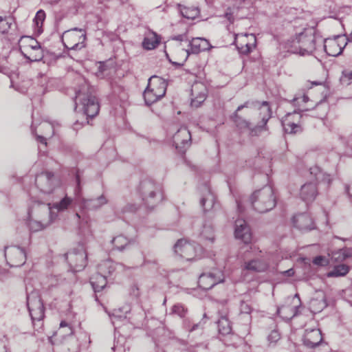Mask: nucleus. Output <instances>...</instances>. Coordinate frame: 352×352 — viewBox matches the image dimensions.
Wrapping results in <instances>:
<instances>
[{"label":"nucleus","instance_id":"obj_1","mask_svg":"<svg viewBox=\"0 0 352 352\" xmlns=\"http://www.w3.org/2000/svg\"><path fill=\"white\" fill-rule=\"evenodd\" d=\"M94 94L95 88L82 79V82L76 92V104H80L85 115L91 118L98 115L100 110L99 103Z\"/></svg>","mask_w":352,"mask_h":352},{"label":"nucleus","instance_id":"obj_2","mask_svg":"<svg viewBox=\"0 0 352 352\" xmlns=\"http://www.w3.org/2000/svg\"><path fill=\"white\" fill-rule=\"evenodd\" d=\"M94 94L95 88L82 79V82L76 92V104H80L85 115L91 118L98 115L100 110L99 103Z\"/></svg>","mask_w":352,"mask_h":352},{"label":"nucleus","instance_id":"obj_3","mask_svg":"<svg viewBox=\"0 0 352 352\" xmlns=\"http://www.w3.org/2000/svg\"><path fill=\"white\" fill-rule=\"evenodd\" d=\"M252 208L259 212L265 213L272 210L276 205V197L271 186H265L255 190L250 197Z\"/></svg>","mask_w":352,"mask_h":352},{"label":"nucleus","instance_id":"obj_4","mask_svg":"<svg viewBox=\"0 0 352 352\" xmlns=\"http://www.w3.org/2000/svg\"><path fill=\"white\" fill-rule=\"evenodd\" d=\"M167 85L166 81L159 76L150 77L143 94L145 103L151 105L163 98L166 94Z\"/></svg>","mask_w":352,"mask_h":352},{"label":"nucleus","instance_id":"obj_5","mask_svg":"<svg viewBox=\"0 0 352 352\" xmlns=\"http://www.w3.org/2000/svg\"><path fill=\"white\" fill-rule=\"evenodd\" d=\"M140 191L144 204L150 209L154 208L164 199L161 188L151 180L142 181Z\"/></svg>","mask_w":352,"mask_h":352},{"label":"nucleus","instance_id":"obj_6","mask_svg":"<svg viewBox=\"0 0 352 352\" xmlns=\"http://www.w3.org/2000/svg\"><path fill=\"white\" fill-rule=\"evenodd\" d=\"M86 32L80 28H72L64 32L62 41L68 50H79L85 47Z\"/></svg>","mask_w":352,"mask_h":352},{"label":"nucleus","instance_id":"obj_7","mask_svg":"<svg viewBox=\"0 0 352 352\" xmlns=\"http://www.w3.org/2000/svg\"><path fill=\"white\" fill-rule=\"evenodd\" d=\"M27 304L33 325L35 327L38 322V328H41L45 317V307L41 298L36 295L29 296Z\"/></svg>","mask_w":352,"mask_h":352},{"label":"nucleus","instance_id":"obj_8","mask_svg":"<svg viewBox=\"0 0 352 352\" xmlns=\"http://www.w3.org/2000/svg\"><path fill=\"white\" fill-rule=\"evenodd\" d=\"M175 252L181 258L192 261L199 256L201 248L195 243H190L184 239H179L174 245Z\"/></svg>","mask_w":352,"mask_h":352},{"label":"nucleus","instance_id":"obj_9","mask_svg":"<svg viewBox=\"0 0 352 352\" xmlns=\"http://www.w3.org/2000/svg\"><path fill=\"white\" fill-rule=\"evenodd\" d=\"M281 123L287 133L296 134L302 131V115L297 111L287 113L283 118Z\"/></svg>","mask_w":352,"mask_h":352},{"label":"nucleus","instance_id":"obj_10","mask_svg":"<svg viewBox=\"0 0 352 352\" xmlns=\"http://www.w3.org/2000/svg\"><path fill=\"white\" fill-rule=\"evenodd\" d=\"M256 38L253 34H234L233 44L241 54L248 55L256 47Z\"/></svg>","mask_w":352,"mask_h":352},{"label":"nucleus","instance_id":"obj_11","mask_svg":"<svg viewBox=\"0 0 352 352\" xmlns=\"http://www.w3.org/2000/svg\"><path fill=\"white\" fill-rule=\"evenodd\" d=\"M188 46L189 48L187 50L179 49V52L182 54V60L183 61L187 59L190 53L197 54L201 52L209 50L212 47L208 40L201 37L192 38L188 41Z\"/></svg>","mask_w":352,"mask_h":352},{"label":"nucleus","instance_id":"obj_12","mask_svg":"<svg viewBox=\"0 0 352 352\" xmlns=\"http://www.w3.org/2000/svg\"><path fill=\"white\" fill-rule=\"evenodd\" d=\"M223 281L224 275L223 272L216 269L210 272L202 273L199 277L198 285L204 290H208Z\"/></svg>","mask_w":352,"mask_h":352},{"label":"nucleus","instance_id":"obj_13","mask_svg":"<svg viewBox=\"0 0 352 352\" xmlns=\"http://www.w3.org/2000/svg\"><path fill=\"white\" fill-rule=\"evenodd\" d=\"M347 45L345 36L338 35L333 38H326L324 41V51L329 56H339Z\"/></svg>","mask_w":352,"mask_h":352},{"label":"nucleus","instance_id":"obj_14","mask_svg":"<svg viewBox=\"0 0 352 352\" xmlns=\"http://www.w3.org/2000/svg\"><path fill=\"white\" fill-rule=\"evenodd\" d=\"M259 117L261 119V124L253 127L251 125L250 129H248L251 136L258 135L261 131L267 129V123L272 117V109L268 102H262L261 106L259 108Z\"/></svg>","mask_w":352,"mask_h":352},{"label":"nucleus","instance_id":"obj_15","mask_svg":"<svg viewBox=\"0 0 352 352\" xmlns=\"http://www.w3.org/2000/svg\"><path fill=\"white\" fill-rule=\"evenodd\" d=\"M4 252L7 263L10 267H19L25 263L24 250L16 246H10L6 247Z\"/></svg>","mask_w":352,"mask_h":352},{"label":"nucleus","instance_id":"obj_16","mask_svg":"<svg viewBox=\"0 0 352 352\" xmlns=\"http://www.w3.org/2000/svg\"><path fill=\"white\" fill-rule=\"evenodd\" d=\"M35 184L43 192L52 193L56 186L54 174L50 171L42 172L36 175Z\"/></svg>","mask_w":352,"mask_h":352},{"label":"nucleus","instance_id":"obj_17","mask_svg":"<svg viewBox=\"0 0 352 352\" xmlns=\"http://www.w3.org/2000/svg\"><path fill=\"white\" fill-rule=\"evenodd\" d=\"M234 235L236 239L245 244H250L252 240V233L247 222L242 219L236 220Z\"/></svg>","mask_w":352,"mask_h":352},{"label":"nucleus","instance_id":"obj_18","mask_svg":"<svg viewBox=\"0 0 352 352\" xmlns=\"http://www.w3.org/2000/svg\"><path fill=\"white\" fill-rule=\"evenodd\" d=\"M65 256L70 266L76 271L81 270L87 264V254L82 249L68 252Z\"/></svg>","mask_w":352,"mask_h":352},{"label":"nucleus","instance_id":"obj_19","mask_svg":"<svg viewBox=\"0 0 352 352\" xmlns=\"http://www.w3.org/2000/svg\"><path fill=\"white\" fill-rule=\"evenodd\" d=\"M318 195V188L316 182H309L301 186L299 196L307 203L313 202Z\"/></svg>","mask_w":352,"mask_h":352},{"label":"nucleus","instance_id":"obj_20","mask_svg":"<svg viewBox=\"0 0 352 352\" xmlns=\"http://www.w3.org/2000/svg\"><path fill=\"white\" fill-rule=\"evenodd\" d=\"M300 50L306 53H311L316 50V41L314 34L302 32L296 37Z\"/></svg>","mask_w":352,"mask_h":352},{"label":"nucleus","instance_id":"obj_21","mask_svg":"<svg viewBox=\"0 0 352 352\" xmlns=\"http://www.w3.org/2000/svg\"><path fill=\"white\" fill-rule=\"evenodd\" d=\"M173 143L177 148H186L191 144V135L185 127L180 128L173 135Z\"/></svg>","mask_w":352,"mask_h":352},{"label":"nucleus","instance_id":"obj_22","mask_svg":"<svg viewBox=\"0 0 352 352\" xmlns=\"http://www.w3.org/2000/svg\"><path fill=\"white\" fill-rule=\"evenodd\" d=\"M294 226L303 231L311 230L314 228L312 218L307 213H300L295 215L292 219Z\"/></svg>","mask_w":352,"mask_h":352},{"label":"nucleus","instance_id":"obj_23","mask_svg":"<svg viewBox=\"0 0 352 352\" xmlns=\"http://www.w3.org/2000/svg\"><path fill=\"white\" fill-rule=\"evenodd\" d=\"M322 341V333L318 329L307 330L303 337V344L309 349L318 346Z\"/></svg>","mask_w":352,"mask_h":352},{"label":"nucleus","instance_id":"obj_24","mask_svg":"<svg viewBox=\"0 0 352 352\" xmlns=\"http://www.w3.org/2000/svg\"><path fill=\"white\" fill-rule=\"evenodd\" d=\"M183 41H188L186 34L174 36L171 37L168 43V51L175 58L182 60V54L179 52V49H184L182 47V42Z\"/></svg>","mask_w":352,"mask_h":352},{"label":"nucleus","instance_id":"obj_25","mask_svg":"<svg viewBox=\"0 0 352 352\" xmlns=\"http://www.w3.org/2000/svg\"><path fill=\"white\" fill-rule=\"evenodd\" d=\"M191 106L199 107L206 100V89L203 85H195L191 89Z\"/></svg>","mask_w":352,"mask_h":352},{"label":"nucleus","instance_id":"obj_26","mask_svg":"<svg viewBox=\"0 0 352 352\" xmlns=\"http://www.w3.org/2000/svg\"><path fill=\"white\" fill-rule=\"evenodd\" d=\"M161 42V36L156 32L148 30L142 43V47L146 50L155 49Z\"/></svg>","mask_w":352,"mask_h":352},{"label":"nucleus","instance_id":"obj_27","mask_svg":"<svg viewBox=\"0 0 352 352\" xmlns=\"http://www.w3.org/2000/svg\"><path fill=\"white\" fill-rule=\"evenodd\" d=\"M19 44V50L23 56L31 50L40 45V43L32 36H22Z\"/></svg>","mask_w":352,"mask_h":352},{"label":"nucleus","instance_id":"obj_28","mask_svg":"<svg viewBox=\"0 0 352 352\" xmlns=\"http://www.w3.org/2000/svg\"><path fill=\"white\" fill-rule=\"evenodd\" d=\"M269 267V264L266 261L262 258L252 259L245 262L244 268L247 270L261 272L266 271Z\"/></svg>","mask_w":352,"mask_h":352},{"label":"nucleus","instance_id":"obj_29","mask_svg":"<svg viewBox=\"0 0 352 352\" xmlns=\"http://www.w3.org/2000/svg\"><path fill=\"white\" fill-rule=\"evenodd\" d=\"M107 203L106 197L102 195L97 198L82 199V206L89 210H97Z\"/></svg>","mask_w":352,"mask_h":352},{"label":"nucleus","instance_id":"obj_30","mask_svg":"<svg viewBox=\"0 0 352 352\" xmlns=\"http://www.w3.org/2000/svg\"><path fill=\"white\" fill-rule=\"evenodd\" d=\"M230 119L233 122L235 126L241 132H243L248 130V129H250V126L252 125L251 122L239 115L237 111H235L230 116Z\"/></svg>","mask_w":352,"mask_h":352},{"label":"nucleus","instance_id":"obj_31","mask_svg":"<svg viewBox=\"0 0 352 352\" xmlns=\"http://www.w3.org/2000/svg\"><path fill=\"white\" fill-rule=\"evenodd\" d=\"M90 283L95 292H100L107 285V281L106 276L97 273L94 274L90 278Z\"/></svg>","mask_w":352,"mask_h":352},{"label":"nucleus","instance_id":"obj_32","mask_svg":"<svg viewBox=\"0 0 352 352\" xmlns=\"http://www.w3.org/2000/svg\"><path fill=\"white\" fill-rule=\"evenodd\" d=\"M111 242L115 249L123 251L129 247L133 243V241L129 239L123 235H118L114 237Z\"/></svg>","mask_w":352,"mask_h":352},{"label":"nucleus","instance_id":"obj_33","mask_svg":"<svg viewBox=\"0 0 352 352\" xmlns=\"http://www.w3.org/2000/svg\"><path fill=\"white\" fill-rule=\"evenodd\" d=\"M73 202L72 198L65 196L60 201L53 204H48L50 210L55 209L58 212H63L67 210Z\"/></svg>","mask_w":352,"mask_h":352},{"label":"nucleus","instance_id":"obj_34","mask_svg":"<svg viewBox=\"0 0 352 352\" xmlns=\"http://www.w3.org/2000/svg\"><path fill=\"white\" fill-rule=\"evenodd\" d=\"M217 327L219 333L223 336H227L232 332V327L226 316H221L218 320Z\"/></svg>","mask_w":352,"mask_h":352},{"label":"nucleus","instance_id":"obj_35","mask_svg":"<svg viewBox=\"0 0 352 352\" xmlns=\"http://www.w3.org/2000/svg\"><path fill=\"white\" fill-rule=\"evenodd\" d=\"M349 267L345 264H340L334 266V267L327 274V277H340L344 276L348 274Z\"/></svg>","mask_w":352,"mask_h":352},{"label":"nucleus","instance_id":"obj_36","mask_svg":"<svg viewBox=\"0 0 352 352\" xmlns=\"http://www.w3.org/2000/svg\"><path fill=\"white\" fill-rule=\"evenodd\" d=\"M24 58L30 62H37L41 60L43 58V50L41 45L31 50L30 52H28V53L24 56Z\"/></svg>","mask_w":352,"mask_h":352},{"label":"nucleus","instance_id":"obj_37","mask_svg":"<svg viewBox=\"0 0 352 352\" xmlns=\"http://www.w3.org/2000/svg\"><path fill=\"white\" fill-rule=\"evenodd\" d=\"M179 10L182 15L188 19H194L199 14V9L195 7L180 6Z\"/></svg>","mask_w":352,"mask_h":352},{"label":"nucleus","instance_id":"obj_38","mask_svg":"<svg viewBox=\"0 0 352 352\" xmlns=\"http://www.w3.org/2000/svg\"><path fill=\"white\" fill-rule=\"evenodd\" d=\"M188 313V308L182 303H176L170 309V314L184 318Z\"/></svg>","mask_w":352,"mask_h":352},{"label":"nucleus","instance_id":"obj_39","mask_svg":"<svg viewBox=\"0 0 352 352\" xmlns=\"http://www.w3.org/2000/svg\"><path fill=\"white\" fill-rule=\"evenodd\" d=\"M200 204L204 208V212L208 211L212 209L214 204V198L212 195L208 192L207 197L201 198Z\"/></svg>","mask_w":352,"mask_h":352},{"label":"nucleus","instance_id":"obj_40","mask_svg":"<svg viewBox=\"0 0 352 352\" xmlns=\"http://www.w3.org/2000/svg\"><path fill=\"white\" fill-rule=\"evenodd\" d=\"M261 103H262V102H261L258 100H252V101L248 100V101H245L243 104L239 105L237 107V109H236V111L239 112L243 109L249 108V107L258 108V109L259 110V108L261 106Z\"/></svg>","mask_w":352,"mask_h":352},{"label":"nucleus","instance_id":"obj_41","mask_svg":"<svg viewBox=\"0 0 352 352\" xmlns=\"http://www.w3.org/2000/svg\"><path fill=\"white\" fill-rule=\"evenodd\" d=\"M324 304V303L322 302L321 300L317 298H314L311 299V300L310 301V308L314 312H319L320 310L322 309Z\"/></svg>","mask_w":352,"mask_h":352},{"label":"nucleus","instance_id":"obj_42","mask_svg":"<svg viewBox=\"0 0 352 352\" xmlns=\"http://www.w3.org/2000/svg\"><path fill=\"white\" fill-rule=\"evenodd\" d=\"M47 224L44 225L40 221H30L29 227L32 232H38L43 230L47 227Z\"/></svg>","mask_w":352,"mask_h":352},{"label":"nucleus","instance_id":"obj_43","mask_svg":"<svg viewBox=\"0 0 352 352\" xmlns=\"http://www.w3.org/2000/svg\"><path fill=\"white\" fill-rule=\"evenodd\" d=\"M10 23L6 17L0 16V33L5 34L10 28Z\"/></svg>","mask_w":352,"mask_h":352},{"label":"nucleus","instance_id":"obj_44","mask_svg":"<svg viewBox=\"0 0 352 352\" xmlns=\"http://www.w3.org/2000/svg\"><path fill=\"white\" fill-rule=\"evenodd\" d=\"M45 19V12L42 10H40L36 12V16L34 19V21L36 23V26L38 27L39 25H42Z\"/></svg>","mask_w":352,"mask_h":352},{"label":"nucleus","instance_id":"obj_45","mask_svg":"<svg viewBox=\"0 0 352 352\" xmlns=\"http://www.w3.org/2000/svg\"><path fill=\"white\" fill-rule=\"evenodd\" d=\"M201 235L206 239L214 241V235L212 232V229L211 228H206L204 227V230L201 232Z\"/></svg>","mask_w":352,"mask_h":352},{"label":"nucleus","instance_id":"obj_46","mask_svg":"<svg viewBox=\"0 0 352 352\" xmlns=\"http://www.w3.org/2000/svg\"><path fill=\"white\" fill-rule=\"evenodd\" d=\"M280 336L278 331L276 330H273L268 335L267 340L270 343L274 344L280 339Z\"/></svg>","mask_w":352,"mask_h":352},{"label":"nucleus","instance_id":"obj_47","mask_svg":"<svg viewBox=\"0 0 352 352\" xmlns=\"http://www.w3.org/2000/svg\"><path fill=\"white\" fill-rule=\"evenodd\" d=\"M342 78L347 84L352 82V70L344 69L342 72Z\"/></svg>","mask_w":352,"mask_h":352},{"label":"nucleus","instance_id":"obj_48","mask_svg":"<svg viewBox=\"0 0 352 352\" xmlns=\"http://www.w3.org/2000/svg\"><path fill=\"white\" fill-rule=\"evenodd\" d=\"M240 311L241 314H250L252 311V308L248 302L241 301L240 305Z\"/></svg>","mask_w":352,"mask_h":352},{"label":"nucleus","instance_id":"obj_49","mask_svg":"<svg viewBox=\"0 0 352 352\" xmlns=\"http://www.w3.org/2000/svg\"><path fill=\"white\" fill-rule=\"evenodd\" d=\"M337 254H339L338 258L341 260H345L346 258L352 256V254L349 249H341L337 252Z\"/></svg>","mask_w":352,"mask_h":352},{"label":"nucleus","instance_id":"obj_50","mask_svg":"<svg viewBox=\"0 0 352 352\" xmlns=\"http://www.w3.org/2000/svg\"><path fill=\"white\" fill-rule=\"evenodd\" d=\"M140 206L135 204H128L122 209L123 212H135L138 210Z\"/></svg>","mask_w":352,"mask_h":352},{"label":"nucleus","instance_id":"obj_51","mask_svg":"<svg viewBox=\"0 0 352 352\" xmlns=\"http://www.w3.org/2000/svg\"><path fill=\"white\" fill-rule=\"evenodd\" d=\"M313 263L316 265L325 266L328 264V261L324 256H318L314 258Z\"/></svg>","mask_w":352,"mask_h":352},{"label":"nucleus","instance_id":"obj_52","mask_svg":"<svg viewBox=\"0 0 352 352\" xmlns=\"http://www.w3.org/2000/svg\"><path fill=\"white\" fill-rule=\"evenodd\" d=\"M107 268L109 270L108 271V273L109 274H111L112 272V270H113V268L112 267V265L110 262H108V261H106V262H104L102 264L100 265V270L101 272H104V269Z\"/></svg>","mask_w":352,"mask_h":352},{"label":"nucleus","instance_id":"obj_53","mask_svg":"<svg viewBox=\"0 0 352 352\" xmlns=\"http://www.w3.org/2000/svg\"><path fill=\"white\" fill-rule=\"evenodd\" d=\"M225 17L230 21V23H232L234 21V13L229 10L225 13Z\"/></svg>","mask_w":352,"mask_h":352},{"label":"nucleus","instance_id":"obj_54","mask_svg":"<svg viewBox=\"0 0 352 352\" xmlns=\"http://www.w3.org/2000/svg\"><path fill=\"white\" fill-rule=\"evenodd\" d=\"M69 327V331H70V332H69L70 334L74 333V330H73L72 327H70L66 321L63 320L60 323V327Z\"/></svg>","mask_w":352,"mask_h":352},{"label":"nucleus","instance_id":"obj_55","mask_svg":"<svg viewBox=\"0 0 352 352\" xmlns=\"http://www.w3.org/2000/svg\"><path fill=\"white\" fill-rule=\"evenodd\" d=\"M83 126L82 123L79 122L78 120L74 123L73 128L74 130L78 131Z\"/></svg>","mask_w":352,"mask_h":352},{"label":"nucleus","instance_id":"obj_56","mask_svg":"<svg viewBox=\"0 0 352 352\" xmlns=\"http://www.w3.org/2000/svg\"><path fill=\"white\" fill-rule=\"evenodd\" d=\"M36 140L38 141H39L41 144L47 145V140H46V139L43 136L37 135L36 136Z\"/></svg>","mask_w":352,"mask_h":352},{"label":"nucleus","instance_id":"obj_57","mask_svg":"<svg viewBox=\"0 0 352 352\" xmlns=\"http://www.w3.org/2000/svg\"><path fill=\"white\" fill-rule=\"evenodd\" d=\"M283 274L287 276H292L294 275V270L292 268H291L288 270L283 272Z\"/></svg>","mask_w":352,"mask_h":352},{"label":"nucleus","instance_id":"obj_58","mask_svg":"<svg viewBox=\"0 0 352 352\" xmlns=\"http://www.w3.org/2000/svg\"><path fill=\"white\" fill-rule=\"evenodd\" d=\"M346 192L350 197H352V182L346 187Z\"/></svg>","mask_w":352,"mask_h":352},{"label":"nucleus","instance_id":"obj_59","mask_svg":"<svg viewBox=\"0 0 352 352\" xmlns=\"http://www.w3.org/2000/svg\"><path fill=\"white\" fill-rule=\"evenodd\" d=\"M0 72L3 74H8V69L6 67H0Z\"/></svg>","mask_w":352,"mask_h":352},{"label":"nucleus","instance_id":"obj_60","mask_svg":"<svg viewBox=\"0 0 352 352\" xmlns=\"http://www.w3.org/2000/svg\"><path fill=\"white\" fill-rule=\"evenodd\" d=\"M165 53H166V57L169 59V60H170V62H172L173 64H178V65H180V63H177V62H175V61H172V60L169 58V54H168V53L167 52V51H166V50H165Z\"/></svg>","mask_w":352,"mask_h":352},{"label":"nucleus","instance_id":"obj_61","mask_svg":"<svg viewBox=\"0 0 352 352\" xmlns=\"http://www.w3.org/2000/svg\"><path fill=\"white\" fill-rule=\"evenodd\" d=\"M302 100L304 102H307L309 100V98L307 96L303 95V96L302 97Z\"/></svg>","mask_w":352,"mask_h":352},{"label":"nucleus","instance_id":"obj_62","mask_svg":"<svg viewBox=\"0 0 352 352\" xmlns=\"http://www.w3.org/2000/svg\"><path fill=\"white\" fill-rule=\"evenodd\" d=\"M285 307H282L281 308H278V310H277V313H278V314L279 316H281L280 311H281L283 309H285Z\"/></svg>","mask_w":352,"mask_h":352},{"label":"nucleus","instance_id":"obj_63","mask_svg":"<svg viewBox=\"0 0 352 352\" xmlns=\"http://www.w3.org/2000/svg\"><path fill=\"white\" fill-rule=\"evenodd\" d=\"M76 216L78 218H80V215H79L78 213H76Z\"/></svg>","mask_w":352,"mask_h":352},{"label":"nucleus","instance_id":"obj_64","mask_svg":"<svg viewBox=\"0 0 352 352\" xmlns=\"http://www.w3.org/2000/svg\"><path fill=\"white\" fill-rule=\"evenodd\" d=\"M297 100H298V98H294L293 101L296 102Z\"/></svg>","mask_w":352,"mask_h":352}]
</instances>
